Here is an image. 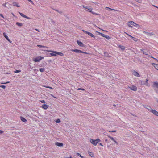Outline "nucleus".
<instances>
[{
    "label": "nucleus",
    "mask_w": 158,
    "mask_h": 158,
    "mask_svg": "<svg viewBox=\"0 0 158 158\" xmlns=\"http://www.w3.org/2000/svg\"><path fill=\"white\" fill-rule=\"evenodd\" d=\"M89 35L92 37H93L94 38H95V36L91 33L88 32L87 34Z\"/></svg>",
    "instance_id": "obj_26"
},
{
    "label": "nucleus",
    "mask_w": 158,
    "mask_h": 158,
    "mask_svg": "<svg viewBox=\"0 0 158 158\" xmlns=\"http://www.w3.org/2000/svg\"><path fill=\"white\" fill-rule=\"evenodd\" d=\"M3 35L5 38L6 39V40H7L10 43H11L12 41H11L9 39L8 36H7L6 33L5 32H4L3 33Z\"/></svg>",
    "instance_id": "obj_9"
},
{
    "label": "nucleus",
    "mask_w": 158,
    "mask_h": 158,
    "mask_svg": "<svg viewBox=\"0 0 158 158\" xmlns=\"http://www.w3.org/2000/svg\"><path fill=\"white\" fill-rule=\"evenodd\" d=\"M72 51L76 53H83L85 54H87V53L84 52L82 51H81V50H78L77 49H72L71 50Z\"/></svg>",
    "instance_id": "obj_5"
},
{
    "label": "nucleus",
    "mask_w": 158,
    "mask_h": 158,
    "mask_svg": "<svg viewBox=\"0 0 158 158\" xmlns=\"http://www.w3.org/2000/svg\"><path fill=\"white\" fill-rule=\"evenodd\" d=\"M19 14L21 16H22V17H23L24 18H26L27 19H30V18L29 17H27L25 15L23 14L22 13H21L20 12H19Z\"/></svg>",
    "instance_id": "obj_10"
},
{
    "label": "nucleus",
    "mask_w": 158,
    "mask_h": 158,
    "mask_svg": "<svg viewBox=\"0 0 158 158\" xmlns=\"http://www.w3.org/2000/svg\"><path fill=\"white\" fill-rule=\"evenodd\" d=\"M131 37L132 38V40L135 41H136V42H137L138 41V39L135 38L133 37H132V36H131Z\"/></svg>",
    "instance_id": "obj_23"
},
{
    "label": "nucleus",
    "mask_w": 158,
    "mask_h": 158,
    "mask_svg": "<svg viewBox=\"0 0 158 158\" xmlns=\"http://www.w3.org/2000/svg\"><path fill=\"white\" fill-rule=\"evenodd\" d=\"M77 90H82L84 91V90H85V89H83V88H78L77 89Z\"/></svg>",
    "instance_id": "obj_43"
},
{
    "label": "nucleus",
    "mask_w": 158,
    "mask_h": 158,
    "mask_svg": "<svg viewBox=\"0 0 158 158\" xmlns=\"http://www.w3.org/2000/svg\"><path fill=\"white\" fill-rule=\"evenodd\" d=\"M106 9L109 11H110V10H115L114 9H112L108 7H106Z\"/></svg>",
    "instance_id": "obj_31"
},
{
    "label": "nucleus",
    "mask_w": 158,
    "mask_h": 158,
    "mask_svg": "<svg viewBox=\"0 0 158 158\" xmlns=\"http://www.w3.org/2000/svg\"><path fill=\"white\" fill-rule=\"evenodd\" d=\"M152 113L154 114L158 117V112L157 111L153 110H152Z\"/></svg>",
    "instance_id": "obj_11"
},
{
    "label": "nucleus",
    "mask_w": 158,
    "mask_h": 158,
    "mask_svg": "<svg viewBox=\"0 0 158 158\" xmlns=\"http://www.w3.org/2000/svg\"><path fill=\"white\" fill-rule=\"evenodd\" d=\"M82 6L85 9V10L87 11H89L91 13L92 12V8L90 7H88L87 6H85L84 5H82Z\"/></svg>",
    "instance_id": "obj_3"
},
{
    "label": "nucleus",
    "mask_w": 158,
    "mask_h": 158,
    "mask_svg": "<svg viewBox=\"0 0 158 158\" xmlns=\"http://www.w3.org/2000/svg\"><path fill=\"white\" fill-rule=\"evenodd\" d=\"M146 108L150 112H152V110H153L152 109V108L151 107L149 106H147L146 107H144Z\"/></svg>",
    "instance_id": "obj_18"
},
{
    "label": "nucleus",
    "mask_w": 158,
    "mask_h": 158,
    "mask_svg": "<svg viewBox=\"0 0 158 158\" xmlns=\"http://www.w3.org/2000/svg\"><path fill=\"white\" fill-rule=\"evenodd\" d=\"M134 26L138 28H139L140 27V26L136 23H135V24H134Z\"/></svg>",
    "instance_id": "obj_30"
},
{
    "label": "nucleus",
    "mask_w": 158,
    "mask_h": 158,
    "mask_svg": "<svg viewBox=\"0 0 158 158\" xmlns=\"http://www.w3.org/2000/svg\"><path fill=\"white\" fill-rule=\"evenodd\" d=\"M128 88H130L131 90L134 91H136L137 89V87L134 85H132L131 86H128Z\"/></svg>",
    "instance_id": "obj_6"
},
{
    "label": "nucleus",
    "mask_w": 158,
    "mask_h": 158,
    "mask_svg": "<svg viewBox=\"0 0 158 158\" xmlns=\"http://www.w3.org/2000/svg\"><path fill=\"white\" fill-rule=\"evenodd\" d=\"M106 36V35L102 33V36L103 37H105Z\"/></svg>",
    "instance_id": "obj_51"
},
{
    "label": "nucleus",
    "mask_w": 158,
    "mask_h": 158,
    "mask_svg": "<svg viewBox=\"0 0 158 158\" xmlns=\"http://www.w3.org/2000/svg\"><path fill=\"white\" fill-rule=\"evenodd\" d=\"M55 144L59 147H62L63 146V144L62 143L56 142L55 143Z\"/></svg>",
    "instance_id": "obj_16"
},
{
    "label": "nucleus",
    "mask_w": 158,
    "mask_h": 158,
    "mask_svg": "<svg viewBox=\"0 0 158 158\" xmlns=\"http://www.w3.org/2000/svg\"><path fill=\"white\" fill-rule=\"evenodd\" d=\"M56 123H60V119H57L56 121Z\"/></svg>",
    "instance_id": "obj_44"
},
{
    "label": "nucleus",
    "mask_w": 158,
    "mask_h": 158,
    "mask_svg": "<svg viewBox=\"0 0 158 158\" xmlns=\"http://www.w3.org/2000/svg\"><path fill=\"white\" fill-rule=\"evenodd\" d=\"M139 83L141 85H145V84L144 82L143 81H139Z\"/></svg>",
    "instance_id": "obj_27"
},
{
    "label": "nucleus",
    "mask_w": 158,
    "mask_h": 158,
    "mask_svg": "<svg viewBox=\"0 0 158 158\" xmlns=\"http://www.w3.org/2000/svg\"><path fill=\"white\" fill-rule=\"evenodd\" d=\"M132 74L135 76L138 77H140V75L138 73V72H137V71H136L135 70H133L132 71Z\"/></svg>",
    "instance_id": "obj_8"
},
{
    "label": "nucleus",
    "mask_w": 158,
    "mask_h": 158,
    "mask_svg": "<svg viewBox=\"0 0 158 158\" xmlns=\"http://www.w3.org/2000/svg\"><path fill=\"white\" fill-rule=\"evenodd\" d=\"M135 1L139 3H141L142 2V0H135Z\"/></svg>",
    "instance_id": "obj_36"
},
{
    "label": "nucleus",
    "mask_w": 158,
    "mask_h": 158,
    "mask_svg": "<svg viewBox=\"0 0 158 158\" xmlns=\"http://www.w3.org/2000/svg\"><path fill=\"white\" fill-rule=\"evenodd\" d=\"M108 137L111 140H112V141H113L114 142H115V143H116V144H118V143L115 140L114 138L110 136H109V135H108Z\"/></svg>",
    "instance_id": "obj_13"
},
{
    "label": "nucleus",
    "mask_w": 158,
    "mask_h": 158,
    "mask_svg": "<svg viewBox=\"0 0 158 158\" xmlns=\"http://www.w3.org/2000/svg\"><path fill=\"white\" fill-rule=\"evenodd\" d=\"M118 47L122 50H124L125 49V47L122 45H119Z\"/></svg>",
    "instance_id": "obj_25"
},
{
    "label": "nucleus",
    "mask_w": 158,
    "mask_h": 158,
    "mask_svg": "<svg viewBox=\"0 0 158 158\" xmlns=\"http://www.w3.org/2000/svg\"><path fill=\"white\" fill-rule=\"evenodd\" d=\"M16 24L18 26H23V24L22 23H19V22H17L16 23Z\"/></svg>",
    "instance_id": "obj_28"
},
{
    "label": "nucleus",
    "mask_w": 158,
    "mask_h": 158,
    "mask_svg": "<svg viewBox=\"0 0 158 158\" xmlns=\"http://www.w3.org/2000/svg\"><path fill=\"white\" fill-rule=\"evenodd\" d=\"M116 130H113L112 131H109V132H116Z\"/></svg>",
    "instance_id": "obj_45"
},
{
    "label": "nucleus",
    "mask_w": 158,
    "mask_h": 158,
    "mask_svg": "<svg viewBox=\"0 0 158 158\" xmlns=\"http://www.w3.org/2000/svg\"><path fill=\"white\" fill-rule=\"evenodd\" d=\"M45 69L44 68H41L39 69V71L42 72H44L45 70Z\"/></svg>",
    "instance_id": "obj_29"
},
{
    "label": "nucleus",
    "mask_w": 158,
    "mask_h": 158,
    "mask_svg": "<svg viewBox=\"0 0 158 158\" xmlns=\"http://www.w3.org/2000/svg\"><path fill=\"white\" fill-rule=\"evenodd\" d=\"M52 96L53 97H54V98H56V97H54L53 95H52Z\"/></svg>",
    "instance_id": "obj_60"
},
{
    "label": "nucleus",
    "mask_w": 158,
    "mask_h": 158,
    "mask_svg": "<svg viewBox=\"0 0 158 158\" xmlns=\"http://www.w3.org/2000/svg\"><path fill=\"white\" fill-rule=\"evenodd\" d=\"M88 153L89 156L91 157H94V154L92 152H88Z\"/></svg>",
    "instance_id": "obj_24"
},
{
    "label": "nucleus",
    "mask_w": 158,
    "mask_h": 158,
    "mask_svg": "<svg viewBox=\"0 0 158 158\" xmlns=\"http://www.w3.org/2000/svg\"><path fill=\"white\" fill-rule=\"evenodd\" d=\"M93 3H95V4H96V3H95V2H93Z\"/></svg>",
    "instance_id": "obj_62"
},
{
    "label": "nucleus",
    "mask_w": 158,
    "mask_h": 158,
    "mask_svg": "<svg viewBox=\"0 0 158 158\" xmlns=\"http://www.w3.org/2000/svg\"><path fill=\"white\" fill-rule=\"evenodd\" d=\"M13 6H16L18 7H20V5H19L18 2H14L13 3Z\"/></svg>",
    "instance_id": "obj_14"
},
{
    "label": "nucleus",
    "mask_w": 158,
    "mask_h": 158,
    "mask_svg": "<svg viewBox=\"0 0 158 158\" xmlns=\"http://www.w3.org/2000/svg\"><path fill=\"white\" fill-rule=\"evenodd\" d=\"M82 31L85 33L87 34L88 32L87 31H86L84 30H82Z\"/></svg>",
    "instance_id": "obj_47"
},
{
    "label": "nucleus",
    "mask_w": 158,
    "mask_h": 158,
    "mask_svg": "<svg viewBox=\"0 0 158 158\" xmlns=\"http://www.w3.org/2000/svg\"><path fill=\"white\" fill-rule=\"evenodd\" d=\"M148 81V79H146V81L145 82H144V83H145V85L147 86H149V85Z\"/></svg>",
    "instance_id": "obj_21"
},
{
    "label": "nucleus",
    "mask_w": 158,
    "mask_h": 158,
    "mask_svg": "<svg viewBox=\"0 0 158 158\" xmlns=\"http://www.w3.org/2000/svg\"><path fill=\"white\" fill-rule=\"evenodd\" d=\"M3 131L0 130V134H2L3 133Z\"/></svg>",
    "instance_id": "obj_49"
},
{
    "label": "nucleus",
    "mask_w": 158,
    "mask_h": 158,
    "mask_svg": "<svg viewBox=\"0 0 158 158\" xmlns=\"http://www.w3.org/2000/svg\"><path fill=\"white\" fill-rule=\"evenodd\" d=\"M29 2H31V4H32L34 5V3L31 0H28Z\"/></svg>",
    "instance_id": "obj_42"
},
{
    "label": "nucleus",
    "mask_w": 158,
    "mask_h": 158,
    "mask_svg": "<svg viewBox=\"0 0 158 158\" xmlns=\"http://www.w3.org/2000/svg\"><path fill=\"white\" fill-rule=\"evenodd\" d=\"M51 23H52L53 25L55 24V22L52 19H51Z\"/></svg>",
    "instance_id": "obj_34"
},
{
    "label": "nucleus",
    "mask_w": 158,
    "mask_h": 158,
    "mask_svg": "<svg viewBox=\"0 0 158 158\" xmlns=\"http://www.w3.org/2000/svg\"><path fill=\"white\" fill-rule=\"evenodd\" d=\"M156 92L157 93H158V90H156Z\"/></svg>",
    "instance_id": "obj_58"
},
{
    "label": "nucleus",
    "mask_w": 158,
    "mask_h": 158,
    "mask_svg": "<svg viewBox=\"0 0 158 158\" xmlns=\"http://www.w3.org/2000/svg\"><path fill=\"white\" fill-rule=\"evenodd\" d=\"M45 87H47V88H50V89H53L52 87H50V86H44Z\"/></svg>",
    "instance_id": "obj_50"
},
{
    "label": "nucleus",
    "mask_w": 158,
    "mask_h": 158,
    "mask_svg": "<svg viewBox=\"0 0 158 158\" xmlns=\"http://www.w3.org/2000/svg\"><path fill=\"white\" fill-rule=\"evenodd\" d=\"M91 13L93 14V15H100V14H98V13H97L95 12H94L93 11H92V12H91Z\"/></svg>",
    "instance_id": "obj_32"
},
{
    "label": "nucleus",
    "mask_w": 158,
    "mask_h": 158,
    "mask_svg": "<svg viewBox=\"0 0 158 158\" xmlns=\"http://www.w3.org/2000/svg\"><path fill=\"white\" fill-rule=\"evenodd\" d=\"M157 8H158V7H157Z\"/></svg>",
    "instance_id": "obj_63"
},
{
    "label": "nucleus",
    "mask_w": 158,
    "mask_h": 158,
    "mask_svg": "<svg viewBox=\"0 0 158 158\" xmlns=\"http://www.w3.org/2000/svg\"><path fill=\"white\" fill-rule=\"evenodd\" d=\"M35 30L37 31H38V32H39V30L38 29H35Z\"/></svg>",
    "instance_id": "obj_55"
},
{
    "label": "nucleus",
    "mask_w": 158,
    "mask_h": 158,
    "mask_svg": "<svg viewBox=\"0 0 158 158\" xmlns=\"http://www.w3.org/2000/svg\"><path fill=\"white\" fill-rule=\"evenodd\" d=\"M125 33L127 34V35L128 36H130L131 37V35H129V34H128V33H126V32H125Z\"/></svg>",
    "instance_id": "obj_53"
},
{
    "label": "nucleus",
    "mask_w": 158,
    "mask_h": 158,
    "mask_svg": "<svg viewBox=\"0 0 158 158\" xmlns=\"http://www.w3.org/2000/svg\"><path fill=\"white\" fill-rule=\"evenodd\" d=\"M99 144L101 146H103V145L101 143H99Z\"/></svg>",
    "instance_id": "obj_54"
},
{
    "label": "nucleus",
    "mask_w": 158,
    "mask_h": 158,
    "mask_svg": "<svg viewBox=\"0 0 158 158\" xmlns=\"http://www.w3.org/2000/svg\"><path fill=\"white\" fill-rule=\"evenodd\" d=\"M44 57H43L38 56L35 58L33 59V60L35 62H39L40 60L43 59Z\"/></svg>",
    "instance_id": "obj_4"
},
{
    "label": "nucleus",
    "mask_w": 158,
    "mask_h": 158,
    "mask_svg": "<svg viewBox=\"0 0 158 158\" xmlns=\"http://www.w3.org/2000/svg\"><path fill=\"white\" fill-rule=\"evenodd\" d=\"M152 65L154 66L156 69L158 70V64L153 63L152 64Z\"/></svg>",
    "instance_id": "obj_17"
},
{
    "label": "nucleus",
    "mask_w": 158,
    "mask_h": 158,
    "mask_svg": "<svg viewBox=\"0 0 158 158\" xmlns=\"http://www.w3.org/2000/svg\"><path fill=\"white\" fill-rule=\"evenodd\" d=\"M152 57V58H154V59H155V58H154V57Z\"/></svg>",
    "instance_id": "obj_61"
},
{
    "label": "nucleus",
    "mask_w": 158,
    "mask_h": 158,
    "mask_svg": "<svg viewBox=\"0 0 158 158\" xmlns=\"http://www.w3.org/2000/svg\"><path fill=\"white\" fill-rule=\"evenodd\" d=\"M42 108L46 110L48 107V106L46 104H44L42 106Z\"/></svg>",
    "instance_id": "obj_19"
},
{
    "label": "nucleus",
    "mask_w": 158,
    "mask_h": 158,
    "mask_svg": "<svg viewBox=\"0 0 158 158\" xmlns=\"http://www.w3.org/2000/svg\"><path fill=\"white\" fill-rule=\"evenodd\" d=\"M0 87L4 89L6 88V86L5 85H0Z\"/></svg>",
    "instance_id": "obj_40"
},
{
    "label": "nucleus",
    "mask_w": 158,
    "mask_h": 158,
    "mask_svg": "<svg viewBox=\"0 0 158 158\" xmlns=\"http://www.w3.org/2000/svg\"><path fill=\"white\" fill-rule=\"evenodd\" d=\"M43 51H47L48 52H52V53H50V55L52 56H57V55H60V56H63L64 54L63 53L61 52H58L56 51H53L50 50H42Z\"/></svg>",
    "instance_id": "obj_1"
},
{
    "label": "nucleus",
    "mask_w": 158,
    "mask_h": 158,
    "mask_svg": "<svg viewBox=\"0 0 158 158\" xmlns=\"http://www.w3.org/2000/svg\"><path fill=\"white\" fill-rule=\"evenodd\" d=\"M153 87H156L158 88V82H153Z\"/></svg>",
    "instance_id": "obj_15"
},
{
    "label": "nucleus",
    "mask_w": 158,
    "mask_h": 158,
    "mask_svg": "<svg viewBox=\"0 0 158 158\" xmlns=\"http://www.w3.org/2000/svg\"><path fill=\"white\" fill-rule=\"evenodd\" d=\"M134 24H135V23L133 21H130L127 23L128 26L131 27H132V26H134Z\"/></svg>",
    "instance_id": "obj_7"
},
{
    "label": "nucleus",
    "mask_w": 158,
    "mask_h": 158,
    "mask_svg": "<svg viewBox=\"0 0 158 158\" xmlns=\"http://www.w3.org/2000/svg\"><path fill=\"white\" fill-rule=\"evenodd\" d=\"M141 50H142L143 51V52L144 54L146 55H148V54L147 53V52L146 51H143V50H141Z\"/></svg>",
    "instance_id": "obj_35"
},
{
    "label": "nucleus",
    "mask_w": 158,
    "mask_h": 158,
    "mask_svg": "<svg viewBox=\"0 0 158 158\" xmlns=\"http://www.w3.org/2000/svg\"><path fill=\"white\" fill-rule=\"evenodd\" d=\"M81 158H84V157L83 156L82 157H81Z\"/></svg>",
    "instance_id": "obj_59"
},
{
    "label": "nucleus",
    "mask_w": 158,
    "mask_h": 158,
    "mask_svg": "<svg viewBox=\"0 0 158 158\" xmlns=\"http://www.w3.org/2000/svg\"><path fill=\"white\" fill-rule=\"evenodd\" d=\"M153 6L156 8H157L158 7H157V6H155V5H153Z\"/></svg>",
    "instance_id": "obj_57"
},
{
    "label": "nucleus",
    "mask_w": 158,
    "mask_h": 158,
    "mask_svg": "<svg viewBox=\"0 0 158 158\" xmlns=\"http://www.w3.org/2000/svg\"><path fill=\"white\" fill-rule=\"evenodd\" d=\"M11 14L12 15L14 16H15V15H14V14L13 13H12Z\"/></svg>",
    "instance_id": "obj_56"
},
{
    "label": "nucleus",
    "mask_w": 158,
    "mask_h": 158,
    "mask_svg": "<svg viewBox=\"0 0 158 158\" xmlns=\"http://www.w3.org/2000/svg\"><path fill=\"white\" fill-rule=\"evenodd\" d=\"M40 102L43 103H45V101L44 100L40 101Z\"/></svg>",
    "instance_id": "obj_46"
},
{
    "label": "nucleus",
    "mask_w": 158,
    "mask_h": 158,
    "mask_svg": "<svg viewBox=\"0 0 158 158\" xmlns=\"http://www.w3.org/2000/svg\"><path fill=\"white\" fill-rule=\"evenodd\" d=\"M89 141L91 144L94 146H96L98 143L100 141V140L99 139H90Z\"/></svg>",
    "instance_id": "obj_2"
},
{
    "label": "nucleus",
    "mask_w": 158,
    "mask_h": 158,
    "mask_svg": "<svg viewBox=\"0 0 158 158\" xmlns=\"http://www.w3.org/2000/svg\"><path fill=\"white\" fill-rule=\"evenodd\" d=\"M21 71L20 70H16L14 72L15 73L21 72Z\"/></svg>",
    "instance_id": "obj_37"
},
{
    "label": "nucleus",
    "mask_w": 158,
    "mask_h": 158,
    "mask_svg": "<svg viewBox=\"0 0 158 158\" xmlns=\"http://www.w3.org/2000/svg\"><path fill=\"white\" fill-rule=\"evenodd\" d=\"M76 154L77 156H80L81 157H82V156L80 153H77Z\"/></svg>",
    "instance_id": "obj_41"
},
{
    "label": "nucleus",
    "mask_w": 158,
    "mask_h": 158,
    "mask_svg": "<svg viewBox=\"0 0 158 158\" xmlns=\"http://www.w3.org/2000/svg\"><path fill=\"white\" fill-rule=\"evenodd\" d=\"M10 83V81H7L6 82H4V83H3V82H2L1 83V84H7V83Z\"/></svg>",
    "instance_id": "obj_39"
},
{
    "label": "nucleus",
    "mask_w": 158,
    "mask_h": 158,
    "mask_svg": "<svg viewBox=\"0 0 158 158\" xmlns=\"http://www.w3.org/2000/svg\"><path fill=\"white\" fill-rule=\"evenodd\" d=\"M37 46L39 48H48V47H47V46H43V45H37Z\"/></svg>",
    "instance_id": "obj_22"
},
{
    "label": "nucleus",
    "mask_w": 158,
    "mask_h": 158,
    "mask_svg": "<svg viewBox=\"0 0 158 158\" xmlns=\"http://www.w3.org/2000/svg\"><path fill=\"white\" fill-rule=\"evenodd\" d=\"M147 34L149 35V36H151V35H153V33H152V32H151V33H147Z\"/></svg>",
    "instance_id": "obj_33"
},
{
    "label": "nucleus",
    "mask_w": 158,
    "mask_h": 158,
    "mask_svg": "<svg viewBox=\"0 0 158 158\" xmlns=\"http://www.w3.org/2000/svg\"><path fill=\"white\" fill-rule=\"evenodd\" d=\"M77 44L81 47H83L84 46V44L81 41L77 40Z\"/></svg>",
    "instance_id": "obj_12"
},
{
    "label": "nucleus",
    "mask_w": 158,
    "mask_h": 158,
    "mask_svg": "<svg viewBox=\"0 0 158 158\" xmlns=\"http://www.w3.org/2000/svg\"><path fill=\"white\" fill-rule=\"evenodd\" d=\"M105 38H106L108 40H109V39H110V37L109 36H108V35H106V36H105Z\"/></svg>",
    "instance_id": "obj_38"
},
{
    "label": "nucleus",
    "mask_w": 158,
    "mask_h": 158,
    "mask_svg": "<svg viewBox=\"0 0 158 158\" xmlns=\"http://www.w3.org/2000/svg\"><path fill=\"white\" fill-rule=\"evenodd\" d=\"M0 16L2 17L3 18L5 19V17L3 16L2 14H0Z\"/></svg>",
    "instance_id": "obj_48"
},
{
    "label": "nucleus",
    "mask_w": 158,
    "mask_h": 158,
    "mask_svg": "<svg viewBox=\"0 0 158 158\" xmlns=\"http://www.w3.org/2000/svg\"><path fill=\"white\" fill-rule=\"evenodd\" d=\"M20 119L23 122H26L27 121V120L26 119L23 117H20Z\"/></svg>",
    "instance_id": "obj_20"
},
{
    "label": "nucleus",
    "mask_w": 158,
    "mask_h": 158,
    "mask_svg": "<svg viewBox=\"0 0 158 158\" xmlns=\"http://www.w3.org/2000/svg\"><path fill=\"white\" fill-rule=\"evenodd\" d=\"M97 32L100 35L102 36V33H100V32Z\"/></svg>",
    "instance_id": "obj_52"
}]
</instances>
